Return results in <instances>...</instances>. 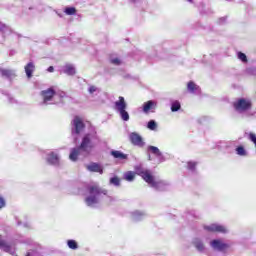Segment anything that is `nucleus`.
Returning a JSON list of instances; mask_svg holds the SVG:
<instances>
[{
	"mask_svg": "<svg viewBox=\"0 0 256 256\" xmlns=\"http://www.w3.org/2000/svg\"><path fill=\"white\" fill-rule=\"evenodd\" d=\"M97 142H100V138L96 130H94V132H88V134H85L83 136L80 146H77L76 148L71 149V152L69 154L70 160L75 162L76 160H78L81 154L86 156L93 150Z\"/></svg>",
	"mask_w": 256,
	"mask_h": 256,
	"instance_id": "1",
	"label": "nucleus"
},
{
	"mask_svg": "<svg viewBox=\"0 0 256 256\" xmlns=\"http://www.w3.org/2000/svg\"><path fill=\"white\" fill-rule=\"evenodd\" d=\"M136 172L138 176H141L145 182L151 188H154V190H167L170 186L169 182L167 180H163L162 178H159L158 176H154L152 170H149V168H145L143 164H140L139 166H136Z\"/></svg>",
	"mask_w": 256,
	"mask_h": 256,
	"instance_id": "2",
	"label": "nucleus"
},
{
	"mask_svg": "<svg viewBox=\"0 0 256 256\" xmlns=\"http://www.w3.org/2000/svg\"><path fill=\"white\" fill-rule=\"evenodd\" d=\"M40 96L42 101L40 105H58L64 103L65 97H67L64 91H55L53 87L41 91Z\"/></svg>",
	"mask_w": 256,
	"mask_h": 256,
	"instance_id": "3",
	"label": "nucleus"
},
{
	"mask_svg": "<svg viewBox=\"0 0 256 256\" xmlns=\"http://www.w3.org/2000/svg\"><path fill=\"white\" fill-rule=\"evenodd\" d=\"M89 195L85 198V203L90 208H96L97 204L100 203V200L103 196L108 194V190L100 188L97 184L88 186Z\"/></svg>",
	"mask_w": 256,
	"mask_h": 256,
	"instance_id": "4",
	"label": "nucleus"
},
{
	"mask_svg": "<svg viewBox=\"0 0 256 256\" xmlns=\"http://www.w3.org/2000/svg\"><path fill=\"white\" fill-rule=\"evenodd\" d=\"M252 105L253 103L251 99H247L244 97L237 99L233 103V107L236 110V112L242 115V117H248V118L256 116V112L252 111Z\"/></svg>",
	"mask_w": 256,
	"mask_h": 256,
	"instance_id": "5",
	"label": "nucleus"
},
{
	"mask_svg": "<svg viewBox=\"0 0 256 256\" xmlns=\"http://www.w3.org/2000/svg\"><path fill=\"white\" fill-rule=\"evenodd\" d=\"M127 107L128 105L124 97H118V101H115L114 103V110L116 111V113H118V115H120L122 121H129L130 119Z\"/></svg>",
	"mask_w": 256,
	"mask_h": 256,
	"instance_id": "6",
	"label": "nucleus"
},
{
	"mask_svg": "<svg viewBox=\"0 0 256 256\" xmlns=\"http://www.w3.org/2000/svg\"><path fill=\"white\" fill-rule=\"evenodd\" d=\"M85 131V123H83L80 117H75L72 121V135L76 139L77 135Z\"/></svg>",
	"mask_w": 256,
	"mask_h": 256,
	"instance_id": "7",
	"label": "nucleus"
},
{
	"mask_svg": "<svg viewBox=\"0 0 256 256\" xmlns=\"http://www.w3.org/2000/svg\"><path fill=\"white\" fill-rule=\"evenodd\" d=\"M45 159L48 164H52L54 166H58L60 164V156L58 152H54L53 150H48L46 153Z\"/></svg>",
	"mask_w": 256,
	"mask_h": 256,
	"instance_id": "8",
	"label": "nucleus"
},
{
	"mask_svg": "<svg viewBox=\"0 0 256 256\" xmlns=\"http://www.w3.org/2000/svg\"><path fill=\"white\" fill-rule=\"evenodd\" d=\"M204 230H207V232H218L220 234L228 233V228L222 224H209V226H204Z\"/></svg>",
	"mask_w": 256,
	"mask_h": 256,
	"instance_id": "9",
	"label": "nucleus"
},
{
	"mask_svg": "<svg viewBox=\"0 0 256 256\" xmlns=\"http://www.w3.org/2000/svg\"><path fill=\"white\" fill-rule=\"evenodd\" d=\"M148 152H151L154 154V156L157 158V161L159 163L165 162L166 157L164 156L163 152H161L160 148L158 146L149 145L147 147Z\"/></svg>",
	"mask_w": 256,
	"mask_h": 256,
	"instance_id": "10",
	"label": "nucleus"
},
{
	"mask_svg": "<svg viewBox=\"0 0 256 256\" xmlns=\"http://www.w3.org/2000/svg\"><path fill=\"white\" fill-rule=\"evenodd\" d=\"M157 107V101H146V103H143L142 112L145 113V115H149V113H155Z\"/></svg>",
	"mask_w": 256,
	"mask_h": 256,
	"instance_id": "11",
	"label": "nucleus"
},
{
	"mask_svg": "<svg viewBox=\"0 0 256 256\" xmlns=\"http://www.w3.org/2000/svg\"><path fill=\"white\" fill-rule=\"evenodd\" d=\"M129 139L131 140L132 144H135V146H145V140H143V136H141L139 132H130Z\"/></svg>",
	"mask_w": 256,
	"mask_h": 256,
	"instance_id": "12",
	"label": "nucleus"
},
{
	"mask_svg": "<svg viewBox=\"0 0 256 256\" xmlns=\"http://www.w3.org/2000/svg\"><path fill=\"white\" fill-rule=\"evenodd\" d=\"M0 248L1 250L7 251L8 253H11L14 255L15 253V246L11 242H8L3 238V236H0Z\"/></svg>",
	"mask_w": 256,
	"mask_h": 256,
	"instance_id": "13",
	"label": "nucleus"
},
{
	"mask_svg": "<svg viewBox=\"0 0 256 256\" xmlns=\"http://www.w3.org/2000/svg\"><path fill=\"white\" fill-rule=\"evenodd\" d=\"M210 246L215 251H225L230 248L229 244H226L222 240H212V242H210Z\"/></svg>",
	"mask_w": 256,
	"mask_h": 256,
	"instance_id": "14",
	"label": "nucleus"
},
{
	"mask_svg": "<svg viewBox=\"0 0 256 256\" xmlns=\"http://www.w3.org/2000/svg\"><path fill=\"white\" fill-rule=\"evenodd\" d=\"M86 169L89 170V172H99V174L104 173V167L98 162H90V164H87Z\"/></svg>",
	"mask_w": 256,
	"mask_h": 256,
	"instance_id": "15",
	"label": "nucleus"
},
{
	"mask_svg": "<svg viewBox=\"0 0 256 256\" xmlns=\"http://www.w3.org/2000/svg\"><path fill=\"white\" fill-rule=\"evenodd\" d=\"M193 246L196 248L197 251H199V253H205V251L207 250L203 240H201L200 238H194Z\"/></svg>",
	"mask_w": 256,
	"mask_h": 256,
	"instance_id": "16",
	"label": "nucleus"
},
{
	"mask_svg": "<svg viewBox=\"0 0 256 256\" xmlns=\"http://www.w3.org/2000/svg\"><path fill=\"white\" fill-rule=\"evenodd\" d=\"M11 33V27H9V25H6V23H2V21H0V37H3L4 39L8 35H11Z\"/></svg>",
	"mask_w": 256,
	"mask_h": 256,
	"instance_id": "17",
	"label": "nucleus"
},
{
	"mask_svg": "<svg viewBox=\"0 0 256 256\" xmlns=\"http://www.w3.org/2000/svg\"><path fill=\"white\" fill-rule=\"evenodd\" d=\"M25 69V73L28 77V79H31L33 77V73L36 69V65L35 63H33V61H29V63H27L24 67Z\"/></svg>",
	"mask_w": 256,
	"mask_h": 256,
	"instance_id": "18",
	"label": "nucleus"
},
{
	"mask_svg": "<svg viewBox=\"0 0 256 256\" xmlns=\"http://www.w3.org/2000/svg\"><path fill=\"white\" fill-rule=\"evenodd\" d=\"M187 90L189 91V93H193L195 95H199V93H201L199 85H196L194 81H189L187 85Z\"/></svg>",
	"mask_w": 256,
	"mask_h": 256,
	"instance_id": "19",
	"label": "nucleus"
},
{
	"mask_svg": "<svg viewBox=\"0 0 256 256\" xmlns=\"http://www.w3.org/2000/svg\"><path fill=\"white\" fill-rule=\"evenodd\" d=\"M146 216L147 214L145 212H140L139 210L132 212V220H134L135 222L143 220L144 218H146Z\"/></svg>",
	"mask_w": 256,
	"mask_h": 256,
	"instance_id": "20",
	"label": "nucleus"
},
{
	"mask_svg": "<svg viewBox=\"0 0 256 256\" xmlns=\"http://www.w3.org/2000/svg\"><path fill=\"white\" fill-rule=\"evenodd\" d=\"M88 93L91 95V97H96L101 93L100 87H97L96 85H89L88 86Z\"/></svg>",
	"mask_w": 256,
	"mask_h": 256,
	"instance_id": "21",
	"label": "nucleus"
},
{
	"mask_svg": "<svg viewBox=\"0 0 256 256\" xmlns=\"http://www.w3.org/2000/svg\"><path fill=\"white\" fill-rule=\"evenodd\" d=\"M136 165L139 166L140 164H136ZM135 174H138V172L136 170V166H135V172H133L132 170H129L128 172H125L124 178L128 182H133V180L135 178Z\"/></svg>",
	"mask_w": 256,
	"mask_h": 256,
	"instance_id": "22",
	"label": "nucleus"
},
{
	"mask_svg": "<svg viewBox=\"0 0 256 256\" xmlns=\"http://www.w3.org/2000/svg\"><path fill=\"white\" fill-rule=\"evenodd\" d=\"M111 154L114 156V158H120V160H125L128 158V154H125L121 150H111Z\"/></svg>",
	"mask_w": 256,
	"mask_h": 256,
	"instance_id": "23",
	"label": "nucleus"
},
{
	"mask_svg": "<svg viewBox=\"0 0 256 256\" xmlns=\"http://www.w3.org/2000/svg\"><path fill=\"white\" fill-rule=\"evenodd\" d=\"M1 75L4 77H15L16 71L13 69H1Z\"/></svg>",
	"mask_w": 256,
	"mask_h": 256,
	"instance_id": "24",
	"label": "nucleus"
},
{
	"mask_svg": "<svg viewBox=\"0 0 256 256\" xmlns=\"http://www.w3.org/2000/svg\"><path fill=\"white\" fill-rule=\"evenodd\" d=\"M63 71L67 75H75V73H76V69L73 65H65Z\"/></svg>",
	"mask_w": 256,
	"mask_h": 256,
	"instance_id": "25",
	"label": "nucleus"
},
{
	"mask_svg": "<svg viewBox=\"0 0 256 256\" xmlns=\"http://www.w3.org/2000/svg\"><path fill=\"white\" fill-rule=\"evenodd\" d=\"M180 109H181L180 101H172L171 102V111H172V113H176L177 111H180Z\"/></svg>",
	"mask_w": 256,
	"mask_h": 256,
	"instance_id": "26",
	"label": "nucleus"
},
{
	"mask_svg": "<svg viewBox=\"0 0 256 256\" xmlns=\"http://www.w3.org/2000/svg\"><path fill=\"white\" fill-rule=\"evenodd\" d=\"M110 63H112L113 65H121L122 59L120 57H118L117 55H111Z\"/></svg>",
	"mask_w": 256,
	"mask_h": 256,
	"instance_id": "27",
	"label": "nucleus"
},
{
	"mask_svg": "<svg viewBox=\"0 0 256 256\" xmlns=\"http://www.w3.org/2000/svg\"><path fill=\"white\" fill-rule=\"evenodd\" d=\"M236 154H238V156H247L248 152H247L245 146H237Z\"/></svg>",
	"mask_w": 256,
	"mask_h": 256,
	"instance_id": "28",
	"label": "nucleus"
},
{
	"mask_svg": "<svg viewBox=\"0 0 256 256\" xmlns=\"http://www.w3.org/2000/svg\"><path fill=\"white\" fill-rule=\"evenodd\" d=\"M67 246L70 248V250H78L79 244H77L76 240H68Z\"/></svg>",
	"mask_w": 256,
	"mask_h": 256,
	"instance_id": "29",
	"label": "nucleus"
},
{
	"mask_svg": "<svg viewBox=\"0 0 256 256\" xmlns=\"http://www.w3.org/2000/svg\"><path fill=\"white\" fill-rule=\"evenodd\" d=\"M147 129H149L150 131H157L158 123L154 120L149 121L147 124Z\"/></svg>",
	"mask_w": 256,
	"mask_h": 256,
	"instance_id": "30",
	"label": "nucleus"
},
{
	"mask_svg": "<svg viewBox=\"0 0 256 256\" xmlns=\"http://www.w3.org/2000/svg\"><path fill=\"white\" fill-rule=\"evenodd\" d=\"M222 148H231L232 146H235L234 140H228L226 142H221L220 143Z\"/></svg>",
	"mask_w": 256,
	"mask_h": 256,
	"instance_id": "31",
	"label": "nucleus"
},
{
	"mask_svg": "<svg viewBox=\"0 0 256 256\" xmlns=\"http://www.w3.org/2000/svg\"><path fill=\"white\" fill-rule=\"evenodd\" d=\"M238 59H240V61H242V63H247L248 58L246 53H243L242 51H238Z\"/></svg>",
	"mask_w": 256,
	"mask_h": 256,
	"instance_id": "32",
	"label": "nucleus"
},
{
	"mask_svg": "<svg viewBox=\"0 0 256 256\" xmlns=\"http://www.w3.org/2000/svg\"><path fill=\"white\" fill-rule=\"evenodd\" d=\"M196 166H197V162L195 161H189L187 163V168L188 170H190L191 172H195L196 171Z\"/></svg>",
	"mask_w": 256,
	"mask_h": 256,
	"instance_id": "33",
	"label": "nucleus"
},
{
	"mask_svg": "<svg viewBox=\"0 0 256 256\" xmlns=\"http://www.w3.org/2000/svg\"><path fill=\"white\" fill-rule=\"evenodd\" d=\"M110 184H114V186H120L121 180L118 178V176H113L110 178Z\"/></svg>",
	"mask_w": 256,
	"mask_h": 256,
	"instance_id": "34",
	"label": "nucleus"
},
{
	"mask_svg": "<svg viewBox=\"0 0 256 256\" xmlns=\"http://www.w3.org/2000/svg\"><path fill=\"white\" fill-rule=\"evenodd\" d=\"M246 73L256 76V67H249L248 69H246Z\"/></svg>",
	"mask_w": 256,
	"mask_h": 256,
	"instance_id": "35",
	"label": "nucleus"
},
{
	"mask_svg": "<svg viewBox=\"0 0 256 256\" xmlns=\"http://www.w3.org/2000/svg\"><path fill=\"white\" fill-rule=\"evenodd\" d=\"M65 13H67V15H74L76 13V8H65Z\"/></svg>",
	"mask_w": 256,
	"mask_h": 256,
	"instance_id": "36",
	"label": "nucleus"
},
{
	"mask_svg": "<svg viewBox=\"0 0 256 256\" xmlns=\"http://www.w3.org/2000/svg\"><path fill=\"white\" fill-rule=\"evenodd\" d=\"M249 139L252 140L256 146V134H254V132L249 133Z\"/></svg>",
	"mask_w": 256,
	"mask_h": 256,
	"instance_id": "37",
	"label": "nucleus"
},
{
	"mask_svg": "<svg viewBox=\"0 0 256 256\" xmlns=\"http://www.w3.org/2000/svg\"><path fill=\"white\" fill-rule=\"evenodd\" d=\"M6 200L0 195V208H5Z\"/></svg>",
	"mask_w": 256,
	"mask_h": 256,
	"instance_id": "38",
	"label": "nucleus"
},
{
	"mask_svg": "<svg viewBox=\"0 0 256 256\" xmlns=\"http://www.w3.org/2000/svg\"><path fill=\"white\" fill-rule=\"evenodd\" d=\"M197 216V214H196V212L195 211H191V212H189L188 214H187V218H194V217H196Z\"/></svg>",
	"mask_w": 256,
	"mask_h": 256,
	"instance_id": "39",
	"label": "nucleus"
},
{
	"mask_svg": "<svg viewBox=\"0 0 256 256\" xmlns=\"http://www.w3.org/2000/svg\"><path fill=\"white\" fill-rule=\"evenodd\" d=\"M8 100L10 103H15V99H13V97H11V95H8Z\"/></svg>",
	"mask_w": 256,
	"mask_h": 256,
	"instance_id": "40",
	"label": "nucleus"
},
{
	"mask_svg": "<svg viewBox=\"0 0 256 256\" xmlns=\"http://www.w3.org/2000/svg\"><path fill=\"white\" fill-rule=\"evenodd\" d=\"M226 19H227V17H221V18L219 19V23H224V21H226Z\"/></svg>",
	"mask_w": 256,
	"mask_h": 256,
	"instance_id": "41",
	"label": "nucleus"
},
{
	"mask_svg": "<svg viewBox=\"0 0 256 256\" xmlns=\"http://www.w3.org/2000/svg\"><path fill=\"white\" fill-rule=\"evenodd\" d=\"M48 71H49L50 73H53L54 67H53V66L48 67Z\"/></svg>",
	"mask_w": 256,
	"mask_h": 256,
	"instance_id": "42",
	"label": "nucleus"
},
{
	"mask_svg": "<svg viewBox=\"0 0 256 256\" xmlns=\"http://www.w3.org/2000/svg\"><path fill=\"white\" fill-rule=\"evenodd\" d=\"M25 244H30V245H32V244H34V242H32V240H26Z\"/></svg>",
	"mask_w": 256,
	"mask_h": 256,
	"instance_id": "43",
	"label": "nucleus"
},
{
	"mask_svg": "<svg viewBox=\"0 0 256 256\" xmlns=\"http://www.w3.org/2000/svg\"><path fill=\"white\" fill-rule=\"evenodd\" d=\"M187 1H190V3H192L193 0H187Z\"/></svg>",
	"mask_w": 256,
	"mask_h": 256,
	"instance_id": "44",
	"label": "nucleus"
},
{
	"mask_svg": "<svg viewBox=\"0 0 256 256\" xmlns=\"http://www.w3.org/2000/svg\"><path fill=\"white\" fill-rule=\"evenodd\" d=\"M149 160H151V156H149Z\"/></svg>",
	"mask_w": 256,
	"mask_h": 256,
	"instance_id": "45",
	"label": "nucleus"
},
{
	"mask_svg": "<svg viewBox=\"0 0 256 256\" xmlns=\"http://www.w3.org/2000/svg\"><path fill=\"white\" fill-rule=\"evenodd\" d=\"M131 1H135V0H131Z\"/></svg>",
	"mask_w": 256,
	"mask_h": 256,
	"instance_id": "46",
	"label": "nucleus"
},
{
	"mask_svg": "<svg viewBox=\"0 0 256 256\" xmlns=\"http://www.w3.org/2000/svg\"><path fill=\"white\" fill-rule=\"evenodd\" d=\"M28 256H30V254H28Z\"/></svg>",
	"mask_w": 256,
	"mask_h": 256,
	"instance_id": "47",
	"label": "nucleus"
}]
</instances>
